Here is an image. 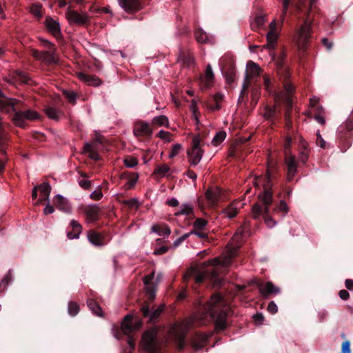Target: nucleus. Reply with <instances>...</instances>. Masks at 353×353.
Listing matches in <instances>:
<instances>
[{
    "mask_svg": "<svg viewBox=\"0 0 353 353\" xmlns=\"http://www.w3.org/2000/svg\"><path fill=\"white\" fill-rule=\"evenodd\" d=\"M242 234L243 230L239 229L233 235L229 243L226 245L223 255L208 261V264L213 266L212 269L205 271H199L196 268H190L186 272L184 276V280L188 281L190 279H193L196 283H201L203 281L205 278L208 277L210 274L213 279H216L219 274V268L217 266L227 267L230 264L232 259L236 255L241 245Z\"/></svg>",
    "mask_w": 353,
    "mask_h": 353,
    "instance_id": "obj_1",
    "label": "nucleus"
},
{
    "mask_svg": "<svg viewBox=\"0 0 353 353\" xmlns=\"http://www.w3.org/2000/svg\"><path fill=\"white\" fill-rule=\"evenodd\" d=\"M205 315H209L214 321L216 330H223L227 327L226 319L230 306L219 294H214L204 305Z\"/></svg>",
    "mask_w": 353,
    "mask_h": 353,
    "instance_id": "obj_2",
    "label": "nucleus"
},
{
    "mask_svg": "<svg viewBox=\"0 0 353 353\" xmlns=\"http://www.w3.org/2000/svg\"><path fill=\"white\" fill-rule=\"evenodd\" d=\"M306 0H300L301 5H303ZM316 0H309V8L303 24L296 32L294 41L299 50H305L311 38L312 23L310 12L316 4Z\"/></svg>",
    "mask_w": 353,
    "mask_h": 353,
    "instance_id": "obj_3",
    "label": "nucleus"
},
{
    "mask_svg": "<svg viewBox=\"0 0 353 353\" xmlns=\"http://www.w3.org/2000/svg\"><path fill=\"white\" fill-rule=\"evenodd\" d=\"M192 323V320L187 319L181 323H175L170 327L169 336L174 339L179 350H182L184 348V339Z\"/></svg>",
    "mask_w": 353,
    "mask_h": 353,
    "instance_id": "obj_4",
    "label": "nucleus"
},
{
    "mask_svg": "<svg viewBox=\"0 0 353 353\" xmlns=\"http://www.w3.org/2000/svg\"><path fill=\"white\" fill-rule=\"evenodd\" d=\"M12 121L14 125L21 128H25L27 126L26 120L36 121L40 119V114L35 110L28 109L26 110H19L15 107V110Z\"/></svg>",
    "mask_w": 353,
    "mask_h": 353,
    "instance_id": "obj_5",
    "label": "nucleus"
},
{
    "mask_svg": "<svg viewBox=\"0 0 353 353\" xmlns=\"http://www.w3.org/2000/svg\"><path fill=\"white\" fill-rule=\"evenodd\" d=\"M273 174L270 169L267 170V182L263 185V191L259 194V199L265 206V213L270 214V205L272 203L273 196L270 184L271 178Z\"/></svg>",
    "mask_w": 353,
    "mask_h": 353,
    "instance_id": "obj_6",
    "label": "nucleus"
},
{
    "mask_svg": "<svg viewBox=\"0 0 353 353\" xmlns=\"http://www.w3.org/2000/svg\"><path fill=\"white\" fill-rule=\"evenodd\" d=\"M199 135L194 136L192 140V147L187 151L188 161L191 165L195 166L201 161L203 151L201 147Z\"/></svg>",
    "mask_w": 353,
    "mask_h": 353,
    "instance_id": "obj_7",
    "label": "nucleus"
},
{
    "mask_svg": "<svg viewBox=\"0 0 353 353\" xmlns=\"http://www.w3.org/2000/svg\"><path fill=\"white\" fill-rule=\"evenodd\" d=\"M157 330L153 328L145 332L141 339V345L146 353H157Z\"/></svg>",
    "mask_w": 353,
    "mask_h": 353,
    "instance_id": "obj_8",
    "label": "nucleus"
},
{
    "mask_svg": "<svg viewBox=\"0 0 353 353\" xmlns=\"http://www.w3.org/2000/svg\"><path fill=\"white\" fill-rule=\"evenodd\" d=\"M279 31L277 27V21L273 19L269 24V31L266 34L267 43L263 46V49L272 50L277 44Z\"/></svg>",
    "mask_w": 353,
    "mask_h": 353,
    "instance_id": "obj_9",
    "label": "nucleus"
},
{
    "mask_svg": "<svg viewBox=\"0 0 353 353\" xmlns=\"http://www.w3.org/2000/svg\"><path fill=\"white\" fill-rule=\"evenodd\" d=\"M66 18L70 24L85 26L90 23V17L85 12H79L76 10H68Z\"/></svg>",
    "mask_w": 353,
    "mask_h": 353,
    "instance_id": "obj_10",
    "label": "nucleus"
},
{
    "mask_svg": "<svg viewBox=\"0 0 353 353\" xmlns=\"http://www.w3.org/2000/svg\"><path fill=\"white\" fill-rule=\"evenodd\" d=\"M142 325L139 319H134L130 314L126 315L121 323V330L125 335H129L134 331L138 330Z\"/></svg>",
    "mask_w": 353,
    "mask_h": 353,
    "instance_id": "obj_11",
    "label": "nucleus"
},
{
    "mask_svg": "<svg viewBox=\"0 0 353 353\" xmlns=\"http://www.w3.org/2000/svg\"><path fill=\"white\" fill-rule=\"evenodd\" d=\"M56 50L39 51L35 49L32 50V55L37 60L41 61L46 64L57 63L58 59L55 54Z\"/></svg>",
    "mask_w": 353,
    "mask_h": 353,
    "instance_id": "obj_12",
    "label": "nucleus"
},
{
    "mask_svg": "<svg viewBox=\"0 0 353 353\" xmlns=\"http://www.w3.org/2000/svg\"><path fill=\"white\" fill-rule=\"evenodd\" d=\"M257 286L260 294L265 299L269 298L270 295H276L280 293L279 288L274 285L271 281L259 283Z\"/></svg>",
    "mask_w": 353,
    "mask_h": 353,
    "instance_id": "obj_13",
    "label": "nucleus"
},
{
    "mask_svg": "<svg viewBox=\"0 0 353 353\" xmlns=\"http://www.w3.org/2000/svg\"><path fill=\"white\" fill-rule=\"evenodd\" d=\"M87 223H94L99 219L101 209L98 204H92L83 208Z\"/></svg>",
    "mask_w": 353,
    "mask_h": 353,
    "instance_id": "obj_14",
    "label": "nucleus"
},
{
    "mask_svg": "<svg viewBox=\"0 0 353 353\" xmlns=\"http://www.w3.org/2000/svg\"><path fill=\"white\" fill-rule=\"evenodd\" d=\"M19 103V100L8 98L0 90V110L1 111L9 113L11 110H15V105Z\"/></svg>",
    "mask_w": 353,
    "mask_h": 353,
    "instance_id": "obj_15",
    "label": "nucleus"
},
{
    "mask_svg": "<svg viewBox=\"0 0 353 353\" xmlns=\"http://www.w3.org/2000/svg\"><path fill=\"white\" fill-rule=\"evenodd\" d=\"M285 163L287 166V181H291L297 173V163L294 154L285 156Z\"/></svg>",
    "mask_w": 353,
    "mask_h": 353,
    "instance_id": "obj_16",
    "label": "nucleus"
},
{
    "mask_svg": "<svg viewBox=\"0 0 353 353\" xmlns=\"http://www.w3.org/2000/svg\"><path fill=\"white\" fill-rule=\"evenodd\" d=\"M119 5L125 12L133 14L142 9L143 6L140 0H117Z\"/></svg>",
    "mask_w": 353,
    "mask_h": 353,
    "instance_id": "obj_17",
    "label": "nucleus"
},
{
    "mask_svg": "<svg viewBox=\"0 0 353 353\" xmlns=\"http://www.w3.org/2000/svg\"><path fill=\"white\" fill-rule=\"evenodd\" d=\"M133 133L136 137H150L152 130L148 122L140 121L134 124Z\"/></svg>",
    "mask_w": 353,
    "mask_h": 353,
    "instance_id": "obj_18",
    "label": "nucleus"
},
{
    "mask_svg": "<svg viewBox=\"0 0 353 353\" xmlns=\"http://www.w3.org/2000/svg\"><path fill=\"white\" fill-rule=\"evenodd\" d=\"M338 134L341 137H345L347 135L353 134V110L350 112L346 121L339 125L337 130Z\"/></svg>",
    "mask_w": 353,
    "mask_h": 353,
    "instance_id": "obj_19",
    "label": "nucleus"
},
{
    "mask_svg": "<svg viewBox=\"0 0 353 353\" xmlns=\"http://www.w3.org/2000/svg\"><path fill=\"white\" fill-rule=\"evenodd\" d=\"M177 62L180 63L183 67L190 68L194 65L195 59L192 52L190 50H181Z\"/></svg>",
    "mask_w": 353,
    "mask_h": 353,
    "instance_id": "obj_20",
    "label": "nucleus"
},
{
    "mask_svg": "<svg viewBox=\"0 0 353 353\" xmlns=\"http://www.w3.org/2000/svg\"><path fill=\"white\" fill-rule=\"evenodd\" d=\"M210 335L199 333L196 334L192 339L191 345L195 351L202 350L207 344Z\"/></svg>",
    "mask_w": 353,
    "mask_h": 353,
    "instance_id": "obj_21",
    "label": "nucleus"
},
{
    "mask_svg": "<svg viewBox=\"0 0 353 353\" xmlns=\"http://www.w3.org/2000/svg\"><path fill=\"white\" fill-rule=\"evenodd\" d=\"M310 151L309 143L301 137L299 145V160L304 164L306 163L309 159Z\"/></svg>",
    "mask_w": 353,
    "mask_h": 353,
    "instance_id": "obj_22",
    "label": "nucleus"
},
{
    "mask_svg": "<svg viewBox=\"0 0 353 353\" xmlns=\"http://www.w3.org/2000/svg\"><path fill=\"white\" fill-rule=\"evenodd\" d=\"M97 142L100 144L102 143V141L100 140V139L97 138L94 141L86 143L83 146V152L85 153H88L90 158L95 161L99 159Z\"/></svg>",
    "mask_w": 353,
    "mask_h": 353,
    "instance_id": "obj_23",
    "label": "nucleus"
},
{
    "mask_svg": "<svg viewBox=\"0 0 353 353\" xmlns=\"http://www.w3.org/2000/svg\"><path fill=\"white\" fill-rule=\"evenodd\" d=\"M214 76L212 67L208 64L206 67L205 74L201 77L200 83L202 88H210L214 83Z\"/></svg>",
    "mask_w": 353,
    "mask_h": 353,
    "instance_id": "obj_24",
    "label": "nucleus"
},
{
    "mask_svg": "<svg viewBox=\"0 0 353 353\" xmlns=\"http://www.w3.org/2000/svg\"><path fill=\"white\" fill-rule=\"evenodd\" d=\"M79 80L86 83L90 86L99 87L102 84V81L94 74H88L83 72L77 73Z\"/></svg>",
    "mask_w": 353,
    "mask_h": 353,
    "instance_id": "obj_25",
    "label": "nucleus"
},
{
    "mask_svg": "<svg viewBox=\"0 0 353 353\" xmlns=\"http://www.w3.org/2000/svg\"><path fill=\"white\" fill-rule=\"evenodd\" d=\"M244 203L241 201H234L223 211L225 216L229 219L234 218L238 214L239 210L243 208Z\"/></svg>",
    "mask_w": 353,
    "mask_h": 353,
    "instance_id": "obj_26",
    "label": "nucleus"
},
{
    "mask_svg": "<svg viewBox=\"0 0 353 353\" xmlns=\"http://www.w3.org/2000/svg\"><path fill=\"white\" fill-rule=\"evenodd\" d=\"M45 23L48 31L53 36L57 38L61 36L60 25L58 21L54 20L50 17H48L46 19Z\"/></svg>",
    "mask_w": 353,
    "mask_h": 353,
    "instance_id": "obj_27",
    "label": "nucleus"
},
{
    "mask_svg": "<svg viewBox=\"0 0 353 353\" xmlns=\"http://www.w3.org/2000/svg\"><path fill=\"white\" fill-rule=\"evenodd\" d=\"M87 238L89 242L94 246L101 247L105 244L103 234L95 230H89L87 232Z\"/></svg>",
    "mask_w": 353,
    "mask_h": 353,
    "instance_id": "obj_28",
    "label": "nucleus"
},
{
    "mask_svg": "<svg viewBox=\"0 0 353 353\" xmlns=\"http://www.w3.org/2000/svg\"><path fill=\"white\" fill-rule=\"evenodd\" d=\"M38 190L40 192V198L36 201V204H39L43 201L50 202L49 196L51 192V186L49 183L43 182L39 185H37Z\"/></svg>",
    "mask_w": 353,
    "mask_h": 353,
    "instance_id": "obj_29",
    "label": "nucleus"
},
{
    "mask_svg": "<svg viewBox=\"0 0 353 353\" xmlns=\"http://www.w3.org/2000/svg\"><path fill=\"white\" fill-rule=\"evenodd\" d=\"M151 232L156 233L159 236L168 237L171 234L170 227L164 223L153 224L151 227Z\"/></svg>",
    "mask_w": 353,
    "mask_h": 353,
    "instance_id": "obj_30",
    "label": "nucleus"
},
{
    "mask_svg": "<svg viewBox=\"0 0 353 353\" xmlns=\"http://www.w3.org/2000/svg\"><path fill=\"white\" fill-rule=\"evenodd\" d=\"M70 225L72 229V231L68 232L67 236L69 239H77L79 238L80 234L82 232L81 225L76 220H71Z\"/></svg>",
    "mask_w": 353,
    "mask_h": 353,
    "instance_id": "obj_31",
    "label": "nucleus"
},
{
    "mask_svg": "<svg viewBox=\"0 0 353 353\" xmlns=\"http://www.w3.org/2000/svg\"><path fill=\"white\" fill-rule=\"evenodd\" d=\"M205 197L211 203H216L221 194V189L218 187H212L205 192Z\"/></svg>",
    "mask_w": 353,
    "mask_h": 353,
    "instance_id": "obj_32",
    "label": "nucleus"
},
{
    "mask_svg": "<svg viewBox=\"0 0 353 353\" xmlns=\"http://www.w3.org/2000/svg\"><path fill=\"white\" fill-rule=\"evenodd\" d=\"M54 204L60 210L64 212H70L71 207L68 200L64 198L61 194H57L54 196Z\"/></svg>",
    "mask_w": 353,
    "mask_h": 353,
    "instance_id": "obj_33",
    "label": "nucleus"
},
{
    "mask_svg": "<svg viewBox=\"0 0 353 353\" xmlns=\"http://www.w3.org/2000/svg\"><path fill=\"white\" fill-rule=\"evenodd\" d=\"M260 71V66L258 64L254 63L253 61H250L247 64L245 75L246 79L259 75Z\"/></svg>",
    "mask_w": 353,
    "mask_h": 353,
    "instance_id": "obj_34",
    "label": "nucleus"
},
{
    "mask_svg": "<svg viewBox=\"0 0 353 353\" xmlns=\"http://www.w3.org/2000/svg\"><path fill=\"white\" fill-rule=\"evenodd\" d=\"M0 121L1 117H0ZM8 141V135L3 130V123L0 121V152L3 155L6 154V145Z\"/></svg>",
    "mask_w": 353,
    "mask_h": 353,
    "instance_id": "obj_35",
    "label": "nucleus"
},
{
    "mask_svg": "<svg viewBox=\"0 0 353 353\" xmlns=\"http://www.w3.org/2000/svg\"><path fill=\"white\" fill-rule=\"evenodd\" d=\"M287 103V109L285 114V123L288 129L292 127V121L290 118V113L292 108V99L290 95H288L285 99Z\"/></svg>",
    "mask_w": 353,
    "mask_h": 353,
    "instance_id": "obj_36",
    "label": "nucleus"
},
{
    "mask_svg": "<svg viewBox=\"0 0 353 353\" xmlns=\"http://www.w3.org/2000/svg\"><path fill=\"white\" fill-rule=\"evenodd\" d=\"M251 215L256 220L260 219L262 216L264 217L265 206H263L259 203H256L252 208Z\"/></svg>",
    "mask_w": 353,
    "mask_h": 353,
    "instance_id": "obj_37",
    "label": "nucleus"
},
{
    "mask_svg": "<svg viewBox=\"0 0 353 353\" xmlns=\"http://www.w3.org/2000/svg\"><path fill=\"white\" fill-rule=\"evenodd\" d=\"M87 305L89 309L92 312L93 314L98 316H103V311L101 307L99 305L98 303L92 299L87 300Z\"/></svg>",
    "mask_w": 353,
    "mask_h": 353,
    "instance_id": "obj_38",
    "label": "nucleus"
},
{
    "mask_svg": "<svg viewBox=\"0 0 353 353\" xmlns=\"http://www.w3.org/2000/svg\"><path fill=\"white\" fill-rule=\"evenodd\" d=\"M267 19L265 15L256 16L253 21H251L250 26L252 30H258L261 28L265 24Z\"/></svg>",
    "mask_w": 353,
    "mask_h": 353,
    "instance_id": "obj_39",
    "label": "nucleus"
},
{
    "mask_svg": "<svg viewBox=\"0 0 353 353\" xmlns=\"http://www.w3.org/2000/svg\"><path fill=\"white\" fill-rule=\"evenodd\" d=\"M273 212L275 214H280L282 217H284L289 212L286 202L283 200H281L273 209Z\"/></svg>",
    "mask_w": 353,
    "mask_h": 353,
    "instance_id": "obj_40",
    "label": "nucleus"
},
{
    "mask_svg": "<svg viewBox=\"0 0 353 353\" xmlns=\"http://www.w3.org/2000/svg\"><path fill=\"white\" fill-rule=\"evenodd\" d=\"M193 212V208L190 203H183L181 205L180 209L174 212L176 216L182 215H190Z\"/></svg>",
    "mask_w": 353,
    "mask_h": 353,
    "instance_id": "obj_41",
    "label": "nucleus"
},
{
    "mask_svg": "<svg viewBox=\"0 0 353 353\" xmlns=\"http://www.w3.org/2000/svg\"><path fill=\"white\" fill-rule=\"evenodd\" d=\"M152 124L157 126H164L166 128L169 127L168 118L165 115H159L154 117L152 120Z\"/></svg>",
    "mask_w": 353,
    "mask_h": 353,
    "instance_id": "obj_42",
    "label": "nucleus"
},
{
    "mask_svg": "<svg viewBox=\"0 0 353 353\" xmlns=\"http://www.w3.org/2000/svg\"><path fill=\"white\" fill-rule=\"evenodd\" d=\"M44 112L49 119L55 121H58L59 119V114L61 112H59L57 108L54 107H47L45 108Z\"/></svg>",
    "mask_w": 353,
    "mask_h": 353,
    "instance_id": "obj_43",
    "label": "nucleus"
},
{
    "mask_svg": "<svg viewBox=\"0 0 353 353\" xmlns=\"http://www.w3.org/2000/svg\"><path fill=\"white\" fill-rule=\"evenodd\" d=\"M170 171V167L167 164L158 165L156 166L153 174L160 177H164Z\"/></svg>",
    "mask_w": 353,
    "mask_h": 353,
    "instance_id": "obj_44",
    "label": "nucleus"
},
{
    "mask_svg": "<svg viewBox=\"0 0 353 353\" xmlns=\"http://www.w3.org/2000/svg\"><path fill=\"white\" fill-rule=\"evenodd\" d=\"M316 113L314 116V119L321 125L325 124V110L322 106L316 108Z\"/></svg>",
    "mask_w": 353,
    "mask_h": 353,
    "instance_id": "obj_45",
    "label": "nucleus"
},
{
    "mask_svg": "<svg viewBox=\"0 0 353 353\" xmlns=\"http://www.w3.org/2000/svg\"><path fill=\"white\" fill-rule=\"evenodd\" d=\"M29 10L32 14L39 19L43 17L42 5L39 3H34L32 4Z\"/></svg>",
    "mask_w": 353,
    "mask_h": 353,
    "instance_id": "obj_46",
    "label": "nucleus"
},
{
    "mask_svg": "<svg viewBox=\"0 0 353 353\" xmlns=\"http://www.w3.org/2000/svg\"><path fill=\"white\" fill-rule=\"evenodd\" d=\"M225 137L226 132L225 131H219L213 137L212 144L214 146H217L225 140Z\"/></svg>",
    "mask_w": 353,
    "mask_h": 353,
    "instance_id": "obj_47",
    "label": "nucleus"
},
{
    "mask_svg": "<svg viewBox=\"0 0 353 353\" xmlns=\"http://www.w3.org/2000/svg\"><path fill=\"white\" fill-rule=\"evenodd\" d=\"M194 37L197 42L205 43L208 41V37L202 30L199 29L194 32Z\"/></svg>",
    "mask_w": 353,
    "mask_h": 353,
    "instance_id": "obj_48",
    "label": "nucleus"
},
{
    "mask_svg": "<svg viewBox=\"0 0 353 353\" xmlns=\"http://www.w3.org/2000/svg\"><path fill=\"white\" fill-rule=\"evenodd\" d=\"M13 77L23 83H28L30 81V78L28 77V74L26 72L20 70L14 72Z\"/></svg>",
    "mask_w": 353,
    "mask_h": 353,
    "instance_id": "obj_49",
    "label": "nucleus"
},
{
    "mask_svg": "<svg viewBox=\"0 0 353 353\" xmlns=\"http://www.w3.org/2000/svg\"><path fill=\"white\" fill-rule=\"evenodd\" d=\"M79 310H80L79 306L76 302H74V301H69L68 302V312L70 316H76L79 313Z\"/></svg>",
    "mask_w": 353,
    "mask_h": 353,
    "instance_id": "obj_50",
    "label": "nucleus"
},
{
    "mask_svg": "<svg viewBox=\"0 0 353 353\" xmlns=\"http://www.w3.org/2000/svg\"><path fill=\"white\" fill-rule=\"evenodd\" d=\"M12 281V275L10 272H8L0 283V293H3L6 290L8 285Z\"/></svg>",
    "mask_w": 353,
    "mask_h": 353,
    "instance_id": "obj_51",
    "label": "nucleus"
},
{
    "mask_svg": "<svg viewBox=\"0 0 353 353\" xmlns=\"http://www.w3.org/2000/svg\"><path fill=\"white\" fill-rule=\"evenodd\" d=\"M122 203L127 205L129 208H134L136 210L140 207V203L137 198L124 200L122 201Z\"/></svg>",
    "mask_w": 353,
    "mask_h": 353,
    "instance_id": "obj_52",
    "label": "nucleus"
},
{
    "mask_svg": "<svg viewBox=\"0 0 353 353\" xmlns=\"http://www.w3.org/2000/svg\"><path fill=\"white\" fill-rule=\"evenodd\" d=\"M164 307L165 305L163 304H161L157 308L153 310L150 314V321H152L157 319L162 313L163 310H164Z\"/></svg>",
    "mask_w": 353,
    "mask_h": 353,
    "instance_id": "obj_53",
    "label": "nucleus"
},
{
    "mask_svg": "<svg viewBox=\"0 0 353 353\" xmlns=\"http://www.w3.org/2000/svg\"><path fill=\"white\" fill-rule=\"evenodd\" d=\"M145 290L148 295V299L153 301L156 296V287L154 284L148 285L145 286Z\"/></svg>",
    "mask_w": 353,
    "mask_h": 353,
    "instance_id": "obj_54",
    "label": "nucleus"
},
{
    "mask_svg": "<svg viewBox=\"0 0 353 353\" xmlns=\"http://www.w3.org/2000/svg\"><path fill=\"white\" fill-rule=\"evenodd\" d=\"M123 163L127 168H133L138 164V160L134 157H128L123 160Z\"/></svg>",
    "mask_w": 353,
    "mask_h": 353,
    "instance_id": "obj_55",
    "label": "nucleus"
},
{
    "mask_svg": "<svg viewBox=\"0 0 353 353\" xmlns=\"http://www.w3.org/2000/svg\"><path fill=\"white\" fill-rule=\"evenodd\" d=\"M63 95L68 99V101L72 104L76 103L77 94L74 91L63 90Z\"/></svg>",
    "mask_w": 353,
    "mask_h": 353,
    "instance_id": "obj_56",
    "label": "nucleus"
},
{
    "mask_svg": "<svg viewBox=\"0 0 353 353\" xmlns=\"http://www.w3.org/2000/svg\"><path fill=\"white\" fill-rule=\"evenodd\" d=\"M276 114L275 108L266 107L263 114L264 118L267 120H272Z\"/></svg>",
    "mask_w": 353,
    "mask_h": 353,
    "instance_id": "obj_57",
    "label": "nucleus"
},
{
    "mask_svg": "<svg viewBox=\"0 0 353 353\" xmlns=\"http://www.w3.org/2000/svg\"><path fill=\"white\" fill-rule=\"evenodd\" d=\"M103 196L101 188H99L90 194V197L94 201H99L103 198Z\"/></svg>",
    "mask_w": 353,
    "mask_h": 353,
    "instance_id": "obj_58",
    "label": "nucleus"
},
{
    "mask_svg": "<svg viewBox=\"0 0 353 353\" xmlns=\"http://www.w3.org/2000/svg\"><path fill=\"white\" fill-rule=\"evenodd\" d=\"M291 143H292V139H291V137H287L285 139L284 145H283L285 156V155H288V154H292V152H291V150H290Z\"/></svg>",
    "mask_w": 353,
    "mask_h": 353,
    "instance_id": "obj_59",
    "label": "nucleus"
},
{
    "mask_svg": "<svg viewBox=\"0 0 353 353\" xmlns=\"http://www.w3.org/2000/svg\"><path fill=\"white\" fill-rule=\"evenodd\" d=\"M181 148L182 145L179 143H175L174 145H173L171 148L170 153L169 154V158L172 159L174 157H176L179 153Z\"/></svg>",
    "mask_w": 353,
    "mask_h": 353,
    "instance_id": "obj_60",
    "label": "nucleus"
},
{
    "mask_svg": "<svg viewBox=\"0 0 353 353\" xmlns=\"http://www.w3.org/2000/svg\"><path fill=\"white\" fill-rule=\"evenodd\" d=\"M157 137L165 141L166 142H170L171 141V139H170L171 133L168 131L161 130L158 132V134H157Z\"/></svg>",
    "mask_w": 353,
    "mask_h": 353,
    "instance_id": "obj_61",
    "label": "nucleus"
},
{
    "mask_svg": "<svg viewBox=\"0 0 353 353\" xmlns=\"http://www.w3.org/2000/svg\"><path fill=\"white\" fill-rule=\"evenodd\" d=\"M207 223L208 222L206 220L201 218H198L194 221L193 226L197 230H201L206 226Z\"/></svg>",
    "mask_w": 353,
    "mask_h": 353,
    "instance_id": "obj_62",
    "label": "nucleus"
},
{
    "mask_svg": "<svg viewBox=\"0 0 353 353\" xmlns=\"http://www.w3.org/2000/svg\"><path fill=\"white\" fill-rule=\"evenodd\" d=\"M270 214L265 213V216L263 217L265 223L269 228H272L274 226L276 225V222L269 216Z\"/></svg>",
    "mask_w": 353,
    "mask_h": 353,
    "instance_id": "obj_63",
    "label": "nucleus"
},
{
    "mask_svg": "<svg viewBox=\"0 0 353 353\" xmlns=\"http://www.w3.org/2000/svg\"><path fill=\"white\" fill-rule=\"evenodd\" d=\"M192 232H188V233H185L184 234H183L182 236H181L180 237L177 238L174 242V247H177L179 246L180 244H181L186 239H188L191 234H192Z\"/></svg>",
    "mask_w": 353,
    "mask_h": 353,
    "instance_id": "obj_64",
    "label": "nucleus"
}]
</instances>
